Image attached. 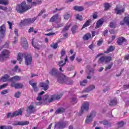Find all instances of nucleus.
Here are the masks:
<instances>
[{
  "label": "nucleus",
  "mask_w": 129,
  "mask_h": 129,
  "mask_svg": "<svg viewBox=\"0 0 129 129\" xmlns=\"http://www.w3.org/2000/svg\"><path fill=\"white\" fill-rule=\"evenodd\" d=\"M10 81H11L10 85L11 87H14L16 89H20L24 87V85L20 83H16L15 81H19L21 80V78L19 76H15L9 79Z\"/></svg>",
  "instance_id": "nucleus-1"
},
{
  "label": "nucleus",
  "mask_w": 129,
  "mask_h": 129,
  "mask_svg": "<svg viewBox=\"0 0 129 129\" xmlns=\"http://www.w3.org/2000/svg\"><path fill=\"white\" fill-rule=\"evenodd\" d=\"M30 9H32V7L30 5H26V2H23L16 6V11L19 14H22L26 13V12L30 10Z\"/></svg>",
  "instance_id": "nucleus-2"
},
{
  "label": "nucleus",
  "mask_w": 129,
  "mask_h": 129,
  "mask_svg": "<svg viewBox=\"0 0 129 129\" xmlns=\"http://www.w3.org/2000/svg\"><path fill=\"white\" fill-rule=\"evenodd\" d=\"M112 60V57L110 56H102L98 60V63H99V64H101L102 63L107 64V63H109Z\"/></svg>",
  "instance_id": "nucleus-3"
},
{
  "label": "nucleus",
  "mask_w": 129,
  "mask_h": 129,
  "mask_svg": "<svg viewBox=\"0 0 129 129\" xmlns=\"http://www.w3.org/2000/svg\"><path fill=\"white\" fill-rule=\"evenodd\" d=\"M69 123V122L67 121H59L58 122H57L55 125H54V129H63L65 128L66 127V124Z\"/></svg>",
  "instance_id": "nucleus-4"
},
{
  "label": "nucleus",
  "mask_w": 129,
  "mask_h": 129,
  "mask_svg": "<svg viewBox=\"0 0 129 129\" xmlns=\"http://www.w3.org/2000/svg\"><path fill=\"white\" fill-rule=\"evenodd\" d=\"M23 114V111L22 109H20L18 111H15L13 113L9 112L7 113V118H13L15 116H18L19 115H22Z\"/></svg>",
  "instance_id": "nucleus-5"
},
{
  "label": "nucleus",
  "mask_w": 129,
  "mask_h": 129,
  "mask_svg": "<svg viewBox=\"0 0 129 129\" xmlns=\"http://www.w3.org/2000/svg\"><path fill=\"white\" fill-rule=\"evenodd\" d=\"M10 51L8 49H4L1 53L0 54V61H4L5 59H7V58H9V55H10Z\"/></svg>",
  "instance_id": "nucleus-6"
},
{
  "label": "nucleus",
  "mask_w": 129,
  "mask_h": 129,
  "mask_svg": "<svg viewBox=\"0 0 129 129\" xmlns=\"http://www.w3.org/2000/svg\"><path fill=\"white\" fill-rule=\"evenodd\" d=\"M37 20V18L34 17L33 18L25 19L21 22V24L25 26V25H29L30 24H33Z\"/></svg>",
  "instance_id": "nucleus-7"
},
{
  "label": "nucleus",
  "mask_w": 129,
  "mask_h": 129,
  "mask_svg": "<svg viewBox=\"0 0 129 129\" xmlns=\"http://www.w3.org/2000/svg\"><path fill=\"white\" fill-rule=\"evenodd\" d=\"M25 63L27 66H29V65H32V61H33V57L30 54L27 53L25 55Z\"/></svg>",
  "instance_id": "nucleus-8"
},
{
  "label": "nucleus",
  "mask_w": 129,
  "mask_h": 129,
  "mask_svg": "<svg viewBox=\"0 0 129 129\" xmlns=\"http://www.w3.org/2000/svg\"><path fill=\"white\" fill-rule=\"evenodd\" d=\"M7 32V28L6 25H3L0 26V41L1 39H4L6 36V32Z\"/></svg>",
  "instance_id": "nucleus-9"
},
{
  "label": "nucleus",
  "mask_w": 129,
  "mask_h": 129,
  "mask_svg": "<svg viewBox=\"0 0 129 129\" xmlns=\"http://www.w3.org/2000/svg\"><path fill=\"white\" fill-rule=\"evenodd\" d=\"M88 109H89V103H88V102L83 103L81 110L79 113V115H81L82 113H83L84 110H86V111H88Z\"/></svg>",
  "instance_id": "nucleus-10"
},
{
  "label": "nucleus",
  "mask_w": 129,
  "mask_h": 129,
  "mask_svg": "<svg viewBox=\"0 0 129 129\" xmlns=\"http://www.w3.org/2000/svg\"><path fill=\"white\" fill-rule=\"evenodd\" d=\"M49 74L51 75V76L58 77V76H59V73L58 69H57L56 68H53L50 70Z\"/></svg>",
  "instance_id": "nucleus-11"
},
{
  "label": "nucleus",
  "mask_w": 129,
  "mask_h": 129,
  "mask_svg": "<svg viewBox=\"0 0 129 129\" xmlns=\"http://www.w3.org/2000/svg\"><path fill=\"white\" fill-rule=\"evenodd\" d=\"M30 123L29 121H14L12 125H22V126L24 125H28Z\"/></svg>",
  "instance_id": "nucleus-12"
},
{
  "label": "nucleus",
  "mask_w": 129,
  "mask_h": 129,
  "mask_svg": "<svg viewBox=\"0 0 129 129\" xmlns=\"http://www.w3.org/2000/svg\"><path fill=\"white\" fill-rule=\"evenodd\" d=\"M95 115H96V112H92L89 116H87V118H86V123H90V122H91V121H92V118L95 117Z\"/></svg>",
  "instance_id": "nucleus-13"
},
{
  "label": "nucleus",
  "mask_w": 129,
  "mask_h": 129,
  "mask_svg": "<svg viewBox=\"0 0 129 129\" xmlns=\"http://www.w3.org/2000/svg\"><path fill=\"white\" fill-rule=\"evenodd\" d=\"M63 96V95H52L51 96V98L48 99V102H53L55 100H59L61 97Z\"/></svg>",
  "instance_id": "nucleus-14"
},
{
  "label": "nucleus",
  "mask_w": 129,
  "mask_h": 129,
  "mask_svg": "<svg viewBox=\"0 0 129 129\" xmlns=\"http://www.w3.org/2000/svg\"><path fill=\"white\" fill-rule=\"evenodd\" d=\"M50 84V82L49 80H47L46 83L42 82L40 83L39 85L40 87H43V90L46 91L49 89V85Z\"/></svg>",
  "instance_id": "nucleus-15"
},
{
  "label": "nucleus",
  "mask_w": 129,
  "mask_h": 129,
  "mask_svg": "<svg viewBox=\"0 0 129 129\" xmlns=\"http://www.w3.org/2000/svg\"><path fill=\"white\" fill-rule=\"evenodd\" d=\"M26 111L27 112H29V113H35L36 111H37V109H36V107L33 105H30L27 107Z\"/></svg>",
  "instance_id": "nucleus-16"
},
{
  "label": "nucleus",
  "mask_w": 129,
  "mask_h": 129,
  "mask_svg": "<svg viewBox=\"0 0 129 129\" xmlns=\"http://www.w3.org/2000/svg\"><path fill=\"white\" fill-rule=\"evenodd\" d=\"M21 44L24 49H27L29 47V43L27 41L26 38L23 37L21 39Z\"/></svg>",
  "instance_id": "nucleus-17"
},
{
  "label": "nucleus",
  "mask_w": 129,
  "mask_h": 129,
  "mask_svg": "<svg viewBox=\"0 0 129 129\" xmlns=\"http://www.w3.org/2000/svg\"><path fill=\"white\" fill-rule=\"evenodd\" d=\"M21 44L24 49H27L29 47V43L27 41L26 38L23 37L21 39Z\"/></svg>",
  "instance_id": "nucleus-18"
},
{
  "label": "nucleus",
  "mask_w": 129,
  "mask_h": 129,
  "mask_svg": "<svg viewBox=\"0 0 129 129\" xmlns=\"http://www.w3.org/2000/svg\"><path fill=\"white\" fill-rule=\"evenodd\" d=\"M27 54V53H22L21 52H19L18 54V56L17 57V59L18 61H19L20 64H21V62H22V61H23L24 57L25 58Z\"/></svg>",
  "instance_id": "nucleus-19"
},
{
  "label": "nucleus",
  "mask_w": 129,
  "mask_h": 129,
  "mask_svg": "<svg viewBox=\"0 0 129 129\" xmlns=\"http://www.w3.org/2000/svg\"><path fill=\"white\" fill-rule=\"evenodd\" d=\"M124 42H126V39L125 38L123 37H119L116 41V43L118 46H121L122 43H124Z\"/></svg>",
  "instance_id": "nucleus-20"
},
{
  "label": "nucleus",
  "mask_w": 129,
  "mask_h": 129,
  "mask_svg": "<svg viewBox=\"0 0 129 129\" xmlns=\"http://www.w3.org/2000/svg\"><path fill=\"white\" fill-rule=\"evenodd\" d=\"M27 4H31L30 7H36L37 5L42 4V1H37V2H33V0H27Z\"/></svg>",
  "instance_id": "nucleus-21"
},
{
  "label": "nucleus",
  "mask_w": 129,
  "mask_h": 129,
  "mask_svg": "<svg viewBox=\"0 0 129 129\" xmlns=\"http://www.w3.org/2000/svg\"><path fill=\"white\" fill-rule=\"evenodd\" d=\"M124 24H126L129 27V16L125 17L123 18V21L120 22V25L121 26H123Z\"/></svg>",
  "instance_id": "nucleus-22"
},
{
  "label": "nucleus",
  "mask_w": 129,
  "mask_h": 129,
  "mask_svg": "<svg viewBox=\"0 0 129 129\" xmlns=\"http://www.w3.org/2000/svg\"><path fill=\"white\" fill-rule=\"evenodd\" d=\"M124 9L119 10V8H118V7L117 6H116V8L114 9V12L116 14V15H121V14L124 13Z\"/></svg>",
  "instance_id": "nucleus-23"
},
{
  "label": "nucleus",
  "mask_w": 129,
  "mask_h": 129,
  "mask_svg": "<svg viewBox=\"0 0 129 129\" xmlns=\"http://www.w3.org/2000/svg\"><path fill=\"white\" fill-rule=\"evenodd\" d=\"M59 18V14H56L54 15H53L49 20V22L50 23H54V22H56V21H57L58 18Z\"/></svg>",
  "instance_id": "nucleus-24"
},
{
  "label": "nucleus",
  "mask_w": 129,
  "mask_h": 129,
  "mask_svg": "<svg viewBox=\"0 0 129 129\" xmlns=\"http://www.w3.org/2000/svg\"><path fill=\"white\" fill-rule=\"evenodd\" d=\"M32 44L34 48L37 49V50H40L42 48V45L38 44L37 43H34V38L32 39Z\"/></svg>",
  "instance_id": "nucleus-25"
},
{
  "label": "nucleus",
  "mask_w": 129,
  "mask_h": 129,
  "mask_svg": "<svg viewBox=\"0 0 129 129\" xmlns=\"http://www.w3.org/2000/svg\"><path fill=\"white\" fill-rule=\"evenodd\" d=\"M104 22V21H103V19L99 20L96 23L95 29H98V28H100V27H101V26H102Z\"/></svg>",
  "instance_id": "nucleus-26"
},
{
  "label": "nucleus",
  "mask_w": 129,
  "mask_h": 129,
  "mask_svg": "<svg viewBox=\"0 0 129 129\" xmlns=\"http://www.w3.org/2000/svg\"><path fill=\"white\" fill-rule=\"evenodd\" d=\"M115 49V47L112 45H110L109 48L107 49V51H104L105 54H108V53H110V52H113Z\"/></svg>",
  "instance_id": "nucleus-27"
},
{
  "label": "nucleus",
  "mask_w": 129,
  "mask_h": 129,
  "mask_svg": "<svg viewBox=\"0 0 129 129\" xmlns=\"http://www.w3.org/2000/svg\"><path fill=\"white\" fill-rule=\"evenodd\" d=\"M9 78H10V76L6 74L1 79L0 81H2L3 82H7V81L9 80Z\"/></svg>",
  "instance_id": "nucleus-28"
},
{
  "label": "nucleus",
  "mask_w": 129,
  "mask_h": 129,
  "mask_svg": "<svg viewBox=\"0 0 129 129\" xmlns=\"http://www.w3.org/2000/svg\"><path fill=\"white\" fill-rule=\"evenodd\" d=\"M74 10L75 11H77V12H82L84 10V8L82 6H75L74 7Z\"/></svg>",
  "instance_id": "nucleus-29"
},
{
  "label": "nucleus",
  "mask_w": 129,
  "mask_h": 129,
  "mask_svg": "<svg viewBox=\"0 0 129 129\" xmlns=\"http://www.w3.org/2000/svg\"><path fill=\"white\" fill-rule=\"evenodd\" d=\"M29 84L32 86L34 91H38V87H37V83H33L32 81L29 82Z\"/></svg>",
  "instance_id": "nucleus-30"
},
{
  "label": "nucleus",
  "mask_w": 129,
  "mask_h": 129,
  "mask_svg": "<svg viewBox=\"0 0 129 129\" xmlns=\"http://www.w3.org/2000/svg\"><path fill=\"white\" fill-rule=\"evenodd\" d=\"M66 79V77L63 76V77H60L58 78L57 81L59 83H64L65 82V80Z\"/></svg>",
  "instance_id": "nucleus-31"
},
{
  "label": "nucleus",
  "mask_w": 129,
  "mask_h": 129,
  "mask_svg": "<svg viewBox=\"0 0 129 129\" xmlns=\"http://www.w3.org/2000/svg\"><path fill=\"white\" fill-rule=\"evenodd\" d=\"M92 22L91 19L88 20L85 24L83 25L82 29H84V28H86V27H88V26H90V23Z\"/></svg>",
  "instance_id": "nucleus-32"
},
{
  "label": "nucleus",
  "mask_w": 129,
  "mask_h": 129,
  "mask_svg": "<svg viewBox=\"0 0 129 129\" xmlns=\"http://www.w3.org/2000/svg\"><path fill=\"white\" fill-rule=\"evenodd\" d=\"M117 103V100H116V99H113L110 101L109 103V105H110V106H112L113 105H116Z\"/></svg>",
  "instance_id": "nucleus-33"
},
{
  "label": "nucleus",
  "mask_w": 129,
  "mask_h": 129,
  "mask_svg": "<svg viewBox=\"0 0 129 129\" xmlns=\"http://www.w3.org/2000/svg\"><path fill=\"white\" fill-rule=\"evenodd\" d=\"M93 89H95V86L94 85H91L85 89V92H90V91H92Z\"/></svg>",
  "instance_id": "nucleus-34"
},
{
  "label": "nucleus",
  "mask_w": 129,
  "mask_h": 129,
  "mask_svg": "<svg viewBox=\"0 0 129 129\" xmlns=\"http://www.w3.org/2000/svg\"><path fill=\"white\" fill-rule=\"evenodd\" d=\"M64 111H65V109H64L63 107L59 108L56 110L55 113L58 114L59 113H62L64 112Z\"/></svg>",
  "instance_id": "nucleus-35"
},
{
  "label": "nucleus",
  "mask_w": 129,
  "mask_h": 129,
  "mask_svg": "<svg viewBox=\"0 0 129 129\" xmlns=\"http://www.w3.org/2000/svg\"><path fill=\"white\" fill-rule=\"evenodd\" d=\"M91 38V34L90 33H87L85 34L83 37V39L85 40H89Z\"/></svg>",
  "instance_id": "nucleus-36"
},
{
  "label": "nucleus",
  "mask_w": 129,
  "mask_h": 129,
  "mask_svg": "<svg viewBox=\"0 0 129 129\" xmlns=\"http://www.w3.org/2000/svg\"><path fill=\"white\" fill-rule=\"evenodd\" d=\"M0 5L8 6L9 5V0H0Z\"/></svg>",
  "instance_id": "nucleus-37"
},
{
  "label": "nucleus",
  "mask_w": 129,
  "mask_h": 129,
  "mask_svg": "<svg viewBox=\"0 0 129 129\" xmlns=\"http://www.w3.org/2000/svg\"><path fill=\"white\" fill-rule=\"evenodd\" d=\"M77 28H78L77 25H75L72 27L71 29L72 34H75V33H76V30H77Z\"/></svg>",
  "instance_id": "nucleus-38"
},
{
  "label": "nucleus",
  "mask_w": 129,
  "mask_h": 129,
  "mask_svg": "<svg viewBox=\"0 0 129 129\" xmlns=\"http://www.w3.org/2000/svg\"><path fill=\"white\" fill-rule=\"evenodd\" d=\"M64 20H69L70 19V13L68 12L64 14L63 16Z\"/></svg>",
  "instance_id": "nucleus-39"
},
{
  "label": "nucleus",
  "mask_w": 129,
  "mask_h": 129,
  "mask_svg": "<svg viewBox=\"0 0 129 129\" xmlns=\"http://www.w3.org/2000/svg\"><path fill=\"white\" fill-rule=\"evenodd\" d=\"M99 123L101 124H103V125H108L109 124V123L108 122V121L107 120H102L99 122Z\"/></svg>",
  "instance_id": "nucleus-40"
},
{
  "label": "nucleus",
  "mask_w": 129,
  "mask_h": 129,
  "mask_svg": "<svg viewBox=\"0 0 129 129\" xmlns=\"http://www.w3.org/2000/svg\"><path fill=\"white\" fill-rule=\"evenodd\" d=\"M116 27V24H115V23H114V22L110 23V28H111V29H115Z\"/></svg>",
  "instance_id": "nucleus-41"
},
{
  "label": "nucleus",
  "mask_w": 129,
  "mask_h": 129,
  "mask_svg": "<svg viewBox=\"0 0 129 129\" xmlns=\"http://www.w3.org/2000/svg\"><path fill=\"white\" fill-rule=\"evenodd\" d=\"M112 66H113V63H111L108 66L105 67V71H107V70H109V69H111L112 68Z\"/></svg>",
  "instance_id": "nucleus-42"
},
{
  "label": "nucleus",
  "mask_w": 129,
  "mask_h": 129,
  "mask_svg": "<svg viewBox=\"0 0 129 129\" xmlns=\"http://www.w3.org/2000/svg\"><path fill=\"white\" fill-rule=\"evenodd\" d=\"M76 19L77 20H79V21H83V17L79 15V14H77Z\"/></svg>",
  "instance_id": "nucleus-43"
},
{
  "label": "nucleus",
  "mask_w": 129,
  "mask_h": 129,
  "mask_svg": "<svg viewBox=\"0 0 129 129\" xmlns=\"http://www.w3.org/2000/svg\"><path fill=\"white\" fill-rule=\"evenodd\" d=\"M50 47H51V48H53V49H57V48H58V43H53V44H51Z\"/></svg>",
  "instance_id": "nucleus-44"
},
{
  "label": "nucleus",
  "mask_w": 129,
  "mask_h": 129,
  "mask_svg": "<svg viewBox=\"0 0 129 129\" xmlns=\"http://www.w3.org/2000/svg\"><path fill=\"white\" fill-rule=\"evenodd\" d=\"M102 44H103V40H102V39H100L97 41V45L101 46Z\"/></svg>",
  "instance_id": "nucleus-45"
},
{
  "label": "nucleus",
  "mask_w": 129,
  "mask_h": 129,
  "mask_svg": "<svg viewBox=\"0 0 129 129\" xmlns=\"http://www.w3.org/2000/svg\"><path fill=\"white\" fill-rule=\"evenodd\" d=\"M104 8L105 10H106V11H107V10H109V8H110V5H109V4L108 3H105Z\"/></svg>",
  "instance_id": "nucleus-46"
},
{
  "label": "nucleus",
  "mask_w": 129,
  "mask_h": 129,
  "mask_svg": "<svg viewBox=\"0 0 129 129\" xmlns=\"http://www.w3.org/2000/svg\"><path fill=\"white\" fill-rule=\"evenodd\" d=\"M70 27H71V24H69L68 26H65L63 29V32H66V31H68Z\"/></svg>",
  "instance_id": "nucleus-47"
},
{
  "label": "nucleus",
  "mask_w": 129,
  "mask_h": 129,
  "mask_svg": "<svg viewBox=\"0 0 129 129\" xmlns=\"http://www.w3.org/2000/svg\"><path fill=\"white\" fill-rule=\"evenodd\" d=\"M21 96V92L18 91L15 94V97L16 98H20V97Z\"/></svg>",
  "instance_id": "nucleus-48"
},
{
  "label": "nucleus",
  "mask_w": 129,
  "mask_h": 129,
  "mask_svg": "<svg viewBox=\"0 0 129 129\" xmlns=\"http://www.w3.org/2000/svg\"><path fill=\"white\" fill-rule=\"evenodd\" d=\"M92 18L94 19V20H96V19H97L98 18V15H97V12H95L93 14Z\"/></svg>",
  "instance_id": "nucleus-49"
},
{
  "label": "nucleus",
  "mask_w": 129,
  "mask_h": 129,
  "mask_svg": "<svg viewBox=\"0 0 129 129\" xmlns=\"http://www.w3.org/2000/svg\"><path fill=\"white\" fill-rule=\"evenodd\" d=\"M64 65H65V63H64V60H60L58 62V66H59L60 67H63V66H64Z\"/></svg>",
  "instance_id": "nucleus-50"
},
{
  "label": "nucleus",
  "mask_w": 129,
  "mask_h": 129,
  "mask_svg": "<svg viewBox=\"0 0 129 129\" xmlns=\"http://www.w3.org/2000/svg\"><path fill=\"white\" fill-rule=\"evenodd\" d=\"M91 34H92V38H93V37H95L96 35H98L99 33L98 32V31L97 32H96L95 31H93L91 32Z\"/></svg>",
  "instance_id": "nucleus-51"
},
{
  "label": "nucleus",
  "mask_w": 129,
  "mask_h": 129,
  "mask_svg": "<svg viewBox=\"0 0 129 129\" xmlns=\"http://www.w3.org/2000/svg\"><path fill=\"white\" fill-rule=\"evenodd\" d=\"M60 54L61 55V57H63V56H64V55H66V51L65 50V49H61Z\"/></svg>",
  "instance_id": "nucleus-52"
},
{
  "label": "nucleus",
  "mask_w": 129,
  "mask_h": 129,
  "mask_svg": "<svg viewBox=\"0 0 129 129\" xmlns=\"http://www.w3.org/2000/svg\"><path fill=\"white\" fill-rule=\"evenodd\" d=\"M8 84H4L0 86V90L1 89H3L4 88H5V87H7L8 86Z\"/></svg>",
  "instance_id": "nucleus-53"
},
{
  "label": "nucleus",
  "mask_w": 129,
  "mask_h": 129,
  "mask_svg": "<svg viewBox=\"0 0 129 129\" xmlns=\"http://www.w3.org/2000/svg\"><path fill=\"white\" fill-rule=\"evenodd\" d=\"M7 93H9V91L8 90H4L1 92V94L5 95V94H7Z\"/></svg>",
  "instance_id": "nucleus-54"
},
{
  "label": "nucleus",
  "mask_w": 129,
  "mask_h": 129,
  "mask_svg": "<svg viewBox=\"0 0 129 129\" xmlns=\"http://www.w3.org/2000/svg\"><path fill=\"white\" fill-rule=\"evenodd\" d=\"M73 69H74V67L72 66H70L67 68V70H68V71H72Z\"/></svg>",
  "instance_id": "nucleus-55"
},
{
  "label": "nucleus",
  "mask_w": 129,
  "mask_h": 129,
  "mask_svg": "<svg viewBox=\"0 0 129 129\" xmlns=\"http://www.w3.org/2000/svg\"><path fill=\"white\" fill-rule=\"evenodd\" d=\"M123 121H121L120 122H118V125L119 126V127H121L122 126H123Z\"/></svg>",
  "instance_id": "nucleus-56"
},
{
  "label": "nucleus",
  "mask_w": 129,
  "mask_h": 129,
  "mask_svg": "<svg viewBox=\"0 0 129 129\" xmlns=\"http://www.w3.org/2000/svg\"><path fill=\"white\" fill-rule=\"evenodd\" d=\"M75 56H76V54H74L70 57L71 61H74V59H75Z\"/></svg>",
  "instance_id": "nucleus-57"
},
{
  "label": "nucleus",
  "mask_w": 129,
  "mask_h": 129,
  "mask_svg": "<svg viewBox=\"0 0 129 129\" xmlns=\"http://www.w3.org/2000/svg\"><path fill=\"white\" fill-rule=\"evenodd\" d=\"M0 10H2L3 11H7L8 10V8H7V7L0 6Z\"/></svg>",
  "instance_id": "nucleus-58"
},
{
  "label": "nucleus",
  "mask_w": 129,
  "mask_h": 129,
  "mask_svg": "<svg viewBox=\"0 0 129 129\" xmlns=\"http://www.w3.org/2000/svg\"><path fill=\"white\" fill-rule=\"evenodd\" d=\"M14 33L17 37H19V30L17 29L14 30Z\"/></svg>",
  "instance_id": "nucleus-59"
},
{
  "label": "nucleus",
  "mask_w": 129,
  "mask_h": 129,
  "mask_svg": "<svg viewBox=\"0 0 129 129\" xmlns=\"http://www.w3.org/2000/svg\"><path fill=\"white\" fill-rule=\"evenodd\" d=\"M128 88H129V85H124L123 86V90H126V89H128Z\"/></svg>",
  "instance_id": "nucleus-60"
},
{
  "label": "nucleus",
  "mask_w": 129,
  "mask_h": 129,
  "mask_svg": "<svg viewBox=\"0 0 129 129\" xmlns=\"http://www.w3.org/2000/svg\"><path fill=\"white\" fill-rule=\"evenodd\" d=\"M46 13V11H45V9H42L40 13L38 14V16H41V15H43V14Z\"/></svg>",
  "instance_id": "nucleus-61"
},
{
  "label": "nucleus",
  "mask_w": 129,
  "mask_h": 129,
  "mask_svg": "<svg viewBox=\"0 0 129 129\" xmlns=\"http://www.w3.org/2000/svg\"><path fill=\"white\" fill-rule=\"evenodd\" d=\"M18 69H19V66H16L13 69V71H14V72H18Z\"/></svg>",
  "instance_id": "nucleus-62"
},
{
  "label": "nucleus",
  "mask_w": 129,
  "mask_h": 129,
  "mask_svg": "<svg viewBox=\"0 0 129 129\" xmlns=\"http://www.w3.org/2000/svg\"><path fill=\"white\" fill-rule=\"evenodd\" d=\"M32 32H34V27H30L28 30V33H32Z\"/></svg>",
  "instance_id": "nucleus-63"
},
{
  "label": "nucleus",
  "mask_w": 129,
  "mask_h": 129,
  "mask_svg": "<svg viewBox=\"0 0 129 129\" xmlns=\"http://www.w3.org/2000/svg\"><path fill=\"white\" fill-rule=\"evenodd\" d=\"M14 127L12 125H6V129H13Z\"/></svg>",
  "instance_id": "nucleus-64"
}]
</instances>
